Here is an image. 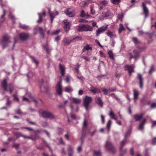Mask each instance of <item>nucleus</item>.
<instances>
[{
  "label": "nucleus",
  "instance_id": "nucleus-1",
  "mask_svg": "<svg viewBox=\"0 0 156 156\" xmlns=\"http://www.w3.org/2000/svg\"><path fill=\"white\" fill-rule=\"evenodd\" d=\"M8 80V78L4 79L2 83V85L4 90L7 91L9 89L10 93H11L13 90L14 87L12 84L7 85Z\"/></svg>",
  "mask_w": 156,
  "mask_h": 156
},
{
  "label": "nucleus",
  "instance_id": "nucleus-2",
  "mask_svg": "<svg viewBox=\"0 0 156 156\" xmlns=\"http://www.w3.org/2000/svg\"><path fill=\"white\" fill-rule=\"evenodd\" d=\"M93 28L92 27L87 24L86 25H80L78 26V28L77 30L79 31H92Z\"/></svg>",
  "mask_w": 156,
  "mask_h": 156
},
{
  "label": "nucleus",
  "instance_id": "nucleus-3",
  "mask_svg": "<svg viewBox=\"0 0 156 156\" xmlns=\"http://www.w3.org/2000/svg\"><path fill=\"white\" fill-rule=\"evenodd\" d=\"M105 147L106 150L110 153H114L116 152V149L113 146L111 142L108 141L106 142Z\"/></svg>",
  "mask_w": 156,
  "mask_h": 156
},
{
  "label": "nucleus",
  "instance_id": "nucleus-4",
  "mask_svg": "<svg viewBox=\"0 0 156 156\" xmlns=\"http://www.w3.org/2000/svg\"><path fill=\"white\" fill-rule=\"evenodd\" d=\"M92 98L90 97L85 96L83 100V106L85 107L86 110H87L90 103L92 101Z\"/></svg>",
  "mask_w": 156,
  "mask_h": 156
},
{
  "label": "nucleus",
  "instance_id": "nucleus-5",
  "mask_svg": "<svg viewBox=\"0 0 156 156\" xmlns=\"http://www.w3.org/2000/svg\"><path fill=\"white\" fill-rule=\"evenodd\" d=\"M59 81L56 87V90L57 94L60 95L62 94V79L61 77H59Z\"/></svg>",
  "mask_w": 156,
  "mask_h": 156
},
{
  "label": "nucleus",
  "instance_id": "nucleus-6",
  "mask_svg": "<svg viewBox=\"0 0 156 156\" xmlns=\"http://www.w3.org/2000/svg\"><path fill=\"white\" fill-rule=\"evenodd\" d=\"M11 42L9 37L6 35L3 37L2 40L1 41V43L3 48L7 47L9 44Z\"/></svg>",
  "mask_w": 156,
  "mask_h": 156
},
{
  "label": "nucleus",
  "instance_id": "nucleus-7",
  "mask_svg": "<svg viewBox=\"0 0 156 156\" xmlns=\"http://www.w3.org/2000/svg\"><path fill=\"white\" fill-rule=\"evenodd\" d=\"M41 114L44 118H49L50 119H53L55 118V116L49 112L43 111L41 112Z\"/></svg>",
  "mask_w": 156,
  "mask_h": 156
},
{
  "label": "nucleus",
  "instance_id": "nucleus-8",
  "mask_svg": "<svg viewBox=\"0 0 156 156\" xmlns=\"http://www.w3.org/2000/svg\"><path fill=\"white\" fill-rule=\"evenodd\" d=\"M64 12L66 16L69 17H73L76 14L75 11L71 8L66 9Z\"/></svg>",
  "mask_w": 156,
  "mask_h": 156
},
{
  "label": "nucleus",
  "instance_id": "nucleus-9",
  "mask_svg": "<svg viewBox=\"0 0 156 156\" xmlns=\"http://www.w3.org/2000/svg\"><path fill=\"white\" fill-rule=\"evenodd\" d=\"M134 67L133 65H126L125 66V70L128 71L129 74L130 76L131 75V73L134 72Z\"/></svg>",
  "mask_w": 156,
  "mask_h": 156
},
{
  "label": "nucleus",
  "instance_id": "nucleus-10",
  "mask_svg": "<svg viewBox=\"0 0 156 156\" xmlns=\"http://www.w3.org/2000/svg\"><path fill=\"white\" fill-rule=\"evenodd\" d=\"M133 53L134 54V55H133L131 53L129 54L130 60L132 58H134L135 60H136L139 57L138 49L134 50Z\"/></svg>",
  "mask_w": 156,
  "mask_h": 156
},
{
  "label": "nucleus",
  "instance_id": "nucleus-11",
  "mask_svg": "<svg viewBox=\"0 0 156 156\" xmlns=\"http://www.w3.org/2000/svg\"><path fill=\"white\" fill-rule=\"evenodd\" d=\"M112 14L110 11H108L106 12L102 13L101 16L98 17V18L100 20H103L104 18L112 16Z\"/></svg>",
  "mask_w": 156,
  "mask_h": 156
},
{
  "label": "nucleus",
  "instance_id": "nucleus-12",
  "mask_svg": "<svg viewBox=\"0 0 156 156\" xmlns=\"http://www.w3.org/2000/svg\"><path fill=\"white\" fill-rule=\"evenodd\" d=\"M63 23L64 27L65 30L66 31H68L70 28L71 23L66 20H64L63 21Z\"/></svg>",
  "mask_w": 156,
  "mask_h": 156
},
{
  "label": "nucleus",
  "instance_id": "nucleus-13",
  "mask_svg": "<svg viewBox=\"0 0 156 156\" xmlns=\"http://www.w3.org/2000/svg\"><path fill=\"white\" fill-rule=\"evenodd\" d=\"M142 5L143 7V12L145 14L144 18H146L149 14V10L147 7H146L144 2L142 3Z\"/></svg>",
  "mask_w": 156,
  "mask_h": 156
},
{
  "label": "nucleus",
  "instance_id": "nucleus-14",
  "mask_svg": "<svg viewBox=\"0 0 156 156\" xmlns=\"http://www.w3.org/2000/svg\"><path fill=\"white\" fill-rule=\"evenodd\" d=\"M107 27L103 26L99 28L96 31L97 36L98 35L102 33L107 29Z\"/></svg>",
  "mask_w": 156,
  "mask_h": 156
},
{
  "label": "nucleus",
  "instance_id": "nucleus-15",
  "mask_svg": "<svg viewBox=\"0 0 156 156\" xmlns=\"http://www.w3.org/2000/svg\"><path fill=\"white\" fill-rule=\"evenodd\" d=\"M49 14L50 17L51 22L52 23L53 20L55 16L57 15L58 14V12L57 11H56L55 12H51L50 9H49Z\"/></svg>",
  "mask_w": 156,
  "mask_h": 156
},
{
  "label": "nucleus",
  "instance_id": "nucleus-16",
  "mask_svg": "<svg viewBox=\"0 0 156 156\" xmlns=\"http://www.w3.org/2000/svg\"><path fill=\"white\" fill-rule=\"evenodd\" d=\"M29 37V35L28 34L22 33L19 35V37L20 39L22 40H25L27 39Z\"/></svg>",
  "mask_w": 156,
  "mask_h": 156
},
{
  "label": "nucleus",
  "instance_id": "nucleus-17",
  "mask_svg": "<svg viewBox=\"0 0 156 156\" xmlns=\"http://www.w3.org/2000/svg\"><path fill=\"white\" fill-rule=\"evenodd\" d=\"M88 122L85 119H84L83 121L82 128L83 131L84 133H86L88 129Z\"/></svg>",
  "mask_w": 156,
  "mask_h": 156
},
{
  "label": "nucleus",
  "instance_id": "nucleus-18",
  "mask_svg": "<svg viewBox=\"0 0 156 156\" xmlns=\"http://www.w3.org/2000/svg\"><path fill=\"white\" fill-rule=\"evenodd\" d=\"M138 79L139 80L140 86V88H142L143 85V78L142 75L140 73H138Z\"/></svg>",
  "mask_w": 156,
  "mask_h": 156
},
{
  "label": "nucleus",
  "instance_id": "nucleus-19",
  "mask_svg": "<svg viewBox=\"0 0 156 156\" xmlns=\"http://www.w3.org/2000/svg\"><path fill=\"white\" fill-rule=\"evenodd\" d=\"M96 102L101 107H102L103 102L101 98L99 97H96L95 98Z\"/></svg>",
  "mask_w": 156,
  "mask_h": 156
},
{
  "label": "nucleus",
  "instance_id": "nucleus-20",
  "mask_svg": "<svg viewBox=\"0 0 156 156\" xmlns=\"http://www.w3.org/2000/svg\"><path fill=\"white\" fill-rule=\"evenodd\" d=\"M107 35L109 37L111 38H115L116 36L114 32H112L108 30L107 33Z\"/></svg>",
  "mask_w": 156,
  "mask_h": 156
},
{
  "label": "nucleus",
  "instance_id": "nucleus-21",
  "mask_svg": "<svg viewBox=\"0 0 156 156\" xmlns=\"http://www.w3.org/2000/svg\"><path fill=\"white\" fill-rule=\"evenodd\" d=\"M144 115L143 113H141L140 115L136 114L134 115V118L136 121H139L142 118Z\"/></svg>",
  "mask_w": 156,
  "mask_h": 156
},
{
  "label": "nucleus",
  "instance_id": "nucleus-22",
  "mask_svg": "<svg viewBox=\"0 0 156 156\" xmlns=\"http://www.w3.org/2000/svg\"><path fill=\"white\" fill-rule=\"evenodd\" d=\"M69 156H72L74 153L73 149L71 146L69 145L67 150Z\"/></svg>",
  "mask_w": 156,
  "mask_h": 156
},
{
  "label": "nucleus",
  "instance_id": "nucleus-23",
  "mask_svg": "<svg viewBox=\"0 0 156 156\" xmlns=\"http://www.w3.org/2000/svg\"><path fill=\"white\" fill-rule=\"evenodd\" d=\"M59 69L60 71V72L62 76H63L65 74V69L63 65L61 64H59Z\"/></svg>",
  "mask_w": 156,
  "mask_h": 156
},
{
  "label": "nucleus",
  "instance_id": "nucleus-24",
  "mask_svg": "<svg viewBox=\"0 0 156 156\" xmlns=\"http://www.w3.org/2000/svg\"><path fill=\"white\" fill-rule=\"evenodd\" d=\"M133 91L134 95L133 98L135 100H136L138 98L139 92L138 90L135 89H134Z\"/></svg>",
  "mask_w": 156,
  "mask_h": 156
},
{
  "label": "nucleus",
  "instance_id": "nucleus-25",
  "mask_svg": "<svg viewBox=\"0 0 156 156\" xmlns=\"http://www.w3.org/2000/svg\"><path fill=\"white\" fill-rule=\"evenodd\" d=\"M147 119H144L142 122L140 124L139 126V129H143L144 128V126L146 122Z\"/></svg>",
  "mask_w": 156,
  "mask_h": 156
},
{
  "label": "nucleus",
  "instance_id": "nucleus-26",
  "mask_svg": "<svg viewBox=\"0 0 156 156\" xmlns=\"http://www.w3.org/2000/svg\"><path fill=\"white\" fill-rule=\"evenodd\" d=\"M109 115L111 119H114L115 121L117 120V118L115 117L116 115L115 114L112 110H110Z\"/></svg>",
  "mask_w": 156,
  "mask_h": 156
},
{
  "label": "nucleus",
  "instance_id": "nucleus-27",
  "mask_svg": "<svg viewBox=\"0 0 156 156\" xmlns=\"http://www.w3.org/2000/svg\"><path fill=\"white\" fill-rule=\"evenodd\" d=\"M34 29L35 30H37L40 31L41 34L42 36V37L43 38H44V34L43 33V30L41 27H36Z\"/></svg>",
  "mask_w": 156,
  "mask_h": 156
},
{
  "label": "nucleus",
  "instance_id": "nucleus-28",
  "mask_svg": "<svg viewBox=\"0 0 156 156\" xmlns=\"http://www.w3.org/2000/svg\"><path fill=\"white\" fill-rule=\"evenodd\" d=\"M40 89L42 92H46L48 91L49 87L47 86H44L42 85L40 86Z\"/></svg>",
  "mask_w": 156,
  "mask_h": 156
},
{
  "label": "nucleus",
  "instance_id": "nucleus-29",
  "mask_svg": "<svg viewBox=\"0 0 156 156\" xmlns=\"http://www.w3.org/2000/svg\"><path fill=\"white\" fill-rule=\"evenodd\" d=\"M38 14L39 16V19L38 20H37V23H40L42 21V16H45V13L44 12H43L42 13H38Z\"/></svg>",
  "mask_w": 156,
  "mask_h": 156
},
{
  "label": "nucleus",
  "instance_id": "nucleus-30",
  "mask_svg": "<svg viewBox=\"0 0 156 156\" xmlns=\"http://www.w3.org/2000/svg\"><path fill=\"white\" fill-rule=\"evenodd\" d=\"M90 91H91V92L94 94L97 92L100 93V92L99 89L95 87L91 88L90 89Z\"/></svg>",
  "mask_w": 156,
  "mask_h": 156
},
{
  "label": "nucleus",
  "instance_id": "nucleus-31",
  "mask_svg": "<svg viewBox=\"0 0 156 156\" xmlns=\"http://www.w3.org/2000/svg\"><path fill=\"white\" fill-rule=\"evenodd\" d=\"M72 101L75 104H79L81 102L80 99L76 98H73L72 99Z\"/></svg>",
  "mask_w": 156,
  "mask_h": 156
},
{
  "label": "nucleus",
  "instance_id": "nucleus-32",
  "mask_svg": "<svg viewBox=\"0 0 156 156\" xmlns=\"http://www.w3.org/2000/svg\"><path fill=\"white\" fill-rule=\"evenodd\" d=\"M3 14L1 16V20H0V22H3L5 20L4 16L5 14V9H3Z\"/></svg>",
  "mask_w": 156,
  "mask_h": 156
},
{
  "label": "nucleus",
  "instance_id": "nucleus-33",
  "mask_svg": "<svg viewBox=\"0 0 156 156\" xmlns=\"http://www.w3.org/2000/svg\"><path fill=\"white\" fill-rule=\"evenodd\" d=\"M126 142V138H125L124 140H123L121 143L120 144V151H121L122 152L123 151L122 147L125 144Z\"/></svg>",
  "mask_w": 156,
  "mask_h": 156
},
{
  "label": "nucleus",
  "instance_id": "nucleus-34",
  "mask_svg": "<svg viewBox=\"0 0 156 156\" xmlns=\"http://www.w3.org/2000/svg\"><path fill=\"white\" fill-rule=\"evenodd\" d=\"M82 40V37L81 36H77L73 38V39L72 40V42H75L76 41H80Z\"/></svg>",
  "mask_w": 156,
  "mask_h": 156
},
{
  "label": "nucleus",
  "instance_id": "nucleus-35",
  "mask_svg": "<svg viewBox=\"0 0 156 156\" xmlns=\"http://www.w3.org/2000/svg\"><path fill=\"white\" fill-rule=\"evenodd\" d=\"M19 25L20 27L23 29L28 30L29 28V27L28 26H27L25 24H22L20 23Z\"/></svg>",
  "mask_w": 156,
  "mask_h": 156
},
{
  "label": "nucleus",
  "instance_id": "nucleus-36",
  "mask_svg": "<svg viewBox=\"0 0 156 156\" xmlns=\"http://www.w3.org/2000/svg\"><path fill=\"white\" fill-rule=\"evenodd\" d=\"M63 41L66 45H69L70 43L72 42V40L69 41L66 38H65Z\"/></svg>",
  "mask_w": 156,
  "mask_h": 156
},
{
  "label": "nucleus",
  "instance_id": "nucleus-37",
  "mask_svg": "<svg viewBox=\"0 0 156 156\" xmlns=\"http://www.w3.org/2000/svg\"><path fill=\"white\" fill-rule=\"evenodd\" d=\"M124 30L125 28L123 27V25L121 23L120 24L118 31L119 34L121 33L122 30Z\"/></svg>",
  "mask_w": 156,
  "mask_h": 156
},
{
  "label": "nucleus",
  "instance_id": "nucleus-38",
  "mask_svg": "<svg viewBox=\"0 0 156 156\" xmlns=\"http://www.w3.org/2000/svg\"><path fill=\"white\" fill-rule=\"evenodd\" d=\"M108 55L109 57L112 60L114 59V58L113 56V54L112 51L111 50L109 51L108 52Z\"/></svg>",
  "mask_w": 156,
  "mask_h": 156
},
{
  "label": "nucleus",
  "instance_id": "nucleus-39",
  "mask_svg": "<svg viewBox=\"0 0 156 156\" xmlns=\"http://www.w3.org/2000/svg\"><path fill=\"white\" fill-rule=\"evenodd\" d=\"M90 13L91 15H94L95 14V11L94 9V8L93 6H90Z\"/></svg>",
  "mask_w": 156,
  "mask_h": 156
},
{
  "label": "nucleus",
  "instance_id": "nucleus-40",
  "mask_svg": "<svg viewBox=\"0 0 156 156\" xmlns=\"http://www.w3.org/2000/svg\"><path fill=\"white\" fill-rule=\"evenodd\" d=\"M131 129H128V131L126 132L124 135V138H126L130 134L131 132Z\"/></svg>",
  "mask_w": 156,
  "mask_h": 156
},
{
  "label": "nucleus",
  "instance_id": "nucleus-41",
  "mask_svg": "<svg viewBox=\"0 0 156 156\" xmlns=\"http://www.w3.org/2000/svg\"><path fill=\"white\" fill-rule=\"evenodd\" d=\"M110 95L112 96H113L115 98L117 101H119V102L121 103V102L120 99L118 98L114 93H112L110 94Z\"/></svg>",
  "mask_w": 156,
  "mask_h": 156
},
{
  "label": "nucleus",
  "instance_id": "nucleus-42",
  "mask_svg": "<svg viewBox=\"0 0 156 156\" xmlns=\"http://www.w3.org/2000/svg\"><path fill=\"white\" fill-rule=\"evenodd\" d=\"M101 154V153L100 151H94V156H100Z\"/></svg>",
  "mask_w": 156,
  "mask_h": 156
},
{
  "label": "nucleus",
  "instance_id": "nucleus-43",
  "mask_svg": "<svg viewBox=\"0 0 156 156\" xmlns=\"http://www.w3.org/2000/svg\"><path fill=\"white\" fill-rule=\"evenodd\" d=\"M12 103V101H10L9 97H8L6 103V105L7 106H10Z\"/></svg>",
  "mask_w": 156,
  "mask_h": 156
},
{
  "label": "nucleus",
  "instance_id": "nucleus-44",
  "mask_svg": "<svg viewBox=\"0 0 156 156\" xmlns=\"http://www.w3.org/2000/svg\"><path fill=\"white\" fill-rule=\"evenodd\" d=\"M30 58L32 60L33 62L36 65H37L38 64V62L32 56H30Z\"/></svg>",
  "mask_w": 156,
  "mask_h": 156
},
{
  "label": "nucleus",
  "instance_id": "nucleus-45",
  "mask_svg": "<svg viewBox=\"0 0 156 156\" xmlns=\"http://www.w3.org/2000/svg\"><path fill=\"white\" fill-rule=\"evenodd\" d=\"M132 40L135 44H137L140 43V41L136 37L132 38Z\"/></svg>",
  "mask_w": 156,
  "mask_h": 156
},
{
  "label": "nucleus",
  "instance_id": "nucleus-46",
  "mask_svg": "<svg viewBox=\"0 0 156 156\" xmlns=\"http://www.w3.org/2000/svg\"><path fill=\"white\" fill-rule=\"evenodd\" d=\"M111 121L110 120H109L107 124V128L108 129V131H109L111 124Z\"/></svg>",
  "mask_w": 156,
  "mask_h": 156
},
{
  "label": "nucleus",
  "instance_id": "nucleus-47",
  "mask_svg": "<svg viewBox=\"0 0 156 156\" xmlns=\"http://www.w3.org/2000/svg\"><path fill=\"white\" fill-rule=\"evenodd\" d=\"M120 2V0H111V2L114 4H118Z\"/></svg>",
  "mask_w": 156,
  "mask_h": 156
},
{
  "label": "nucleus",
  "instance_id": "nucleus-48",
  "mask_svg": "<svg viewBox=\"0 0 156 156\" xmlns=\"http://www.w3.org/2000/svg\"><path fill=\"white\" fill-rule=\"evenodd\" d=\"M65 92H70L73 91V89L70 87H66L65 89Z\"/></svg>",
  "mask_w": 156,
  "mask_h": 156
},
{
  "label": "nucleus",
  "instance_id": "nucleus-49",
  "mask_svg": "<svg viewBox=\"0 0 156 156\" xmlns=\"http://www.w3.org/2000/svg\"><path fill=\"white\" fill-rule=\"evenodd\" d=\"M14 97L13 100L17 102H18L19 101V99L16 94H14L13 95Z\"/></svg>",
  "mask_w": 156,
  "mask_h": 156
},
{
  "label": "nucleus",
  "instance_id": "nucleus-50",
  "mask_svg": "<svg viewBox=\"0 0 156 156\" xmlns=\"http://www.w3.org/2000/svg\"><path fill=\"white\" fill-rule=\"evenodd\" d=\"M84 49L87 50H92V48L90 47L88 44H87L86 46L84 47Z\"/></svg>",
  "mask_w": 156,
  "mask_h": 156
},
{
  "label": "nucleus",
  "instance_id": "nucleus-51",
  "mask_svg": "<svg viewBox=\"0 0 156 156\" xmlns=\"http://www.w3.org/2000/svg\"><path fill=\"white\" fill-rule=\"evenodd\" d=\"M9 17L12 20L13 23H15V19L14 17L12 15L11 13H10L9 15Z\"/></svg>",
  "mask_w": 156,
  "mask_h": 156
},
{
  "label": "nucleus",
  "instance_id": "nucleus-52",
  "mask_svg": "<svg viewBox=\"0 0 156 156\" xmlns=\"http://www.w3.org/2000/svg\"><path fill=\"white\" fill-rule=\"evenodd\" d=\"M80 16L81 17H83L86 16V14L85 13V11L82 10L80 12Z\"/></svg>",
  "mask_w": 156,
  "mask_h": 156
},
{
  "label": "nucleus",
  "instance_id": "nucleus-53",
  "mask_svg": "<svg viewBox=\"0 0 156 156\" xmlns=\"http://www.w3.org/2000/svg\"><path fill=\"white\" fill-rule=\"evenodd\" d=\"M80 66V65L79 64H77L76 65V67L75 68V69L76 71V72L79 74V71L78 70V68Z\"/></svg>",
  "mask_w": 156,
  "mask_h": 156
},
{
  "label": "nucleus",
  "instance_id": "nucleus-54",
  "mask_svg": "<svg viewBox=\"0 0 156 156\" xmlns=\"http://www.w3.org/2000/svg\"><path fill=\"white\" fill-rule=\"evenodd\" d=\"M44 48H45L47 53H48L49 51V48L47 44H46L45 45L43 46Z\"/></svg>",
  "mask_w": 156,
  "mask_h": 156
},
{
  "label": "nucleus",
  "instance_id": "nucleus-55",
  "mask_svg": "<svg viewBox=\"0 0 156 156\" xmlns=\"http://www.w3.org/2000/svg\"><path fill=\"white\" fill-rule=\"evenodd\" d=\"M154 71V68L153 66H152L149 71V73L151 74Z\"/></svg>",
  "mask_w": 156,
  "mask_h": 156
},
{
  "label": "nucleus",
  "instance_id": "nucleus-56",
  "mask_svg": "<svg viewBox=\"0 0 156 156\" xmlns=\"http://www.w3.org/2000/svg\"><path fill=\"white\" fill-rule=\"evenodd\" d=\"M14 135L17 137H19L22 136V134L20 132H15L14 133Z\"/></svg>",
  "mask_w": 156,
  "mask_h": 156
},
{
  "label": "nucleus",
  "instance_id": "nucleus-57",
  "mask_svg": "<svg viewBox=\"0 0 156 156\" xmlns=\"http://www.w3.org/2000/svg\"><path fill=\"white\" fill-rule=\"evenodd\" d=\"M108 3V1L106 0H104L103 1L100 2L101 4L104 5H107Z\"/></svg>",
  "mask_w": 156,
  "mask_h": 156
},
{
  "label": "nucleus",
  "instance_id": "nucleus-58",
  "mask_svg": "<svg viewBox=\"0 0 156 156\" xmlns=\"http://www.w3.org/2000/svg\"><path fill=\"white\" fill-rule=\"evenodd\" d=\"M101 122L102 124H104L105 122V117L103 115H101Z\"/></svg>",
  "mask_w": 156,
  "mask_h": 156
},
{
  "label": "nucleus",
  "instance_id": "nucleus-59",
  "mask_svg": "<svg viewBox=\"0 0 156 156\" xmlns=\"http://www.w3.org/2000/svg\"><path fill=\"white\" fill-rule=\"evenodd\" d=\"M123 17V15L122 13L119 14L118 15V18L119 19L122 20Z\"/></svg>",
  "mask_w": 156,
  "mask_h": 156
},
{
  "label": "nucleus",
  "instance_id": "nucleus-60",
  "mask_svg": "<svg viewBox=\"0 0 156 156\" xmlns=\"http://www.w3.org/2000/svg\"><path fill=\"white\" fill-rule=\"evenodd\" d=\"M88 132L91 136L94 135L96 132V130H94L93 132H90V129L88 130Z\"/></svg>",
  "mask_w": 156,
  "mask_h": 156
},
{
  "label": "nucleus",
  "instance_id": "nucleus-61",
  "mask_svg": "<svg viewBox=\"0 0 156 156\" xmlns=\"http://www.w3.org/2000/svg\"><path fill=\"white\" fill-rule=\"evenodd\" d=\"M152 144L154 145L156 144V137L152 139Z\"/></svg>",
  "mask_w": 156,
  "mask_h": 156
},
{
  "label": "nucleus",
  "instance_id": "nucleus-62",
  "mask_svg": "<svg viewBox=\"0 0 156 156\" xmlns=\"http://www.w3.org/2000/svg\"><path fill=\"white\" fill-rule=\"evenodd\" d=\"M77 77L78 79L80 80L81 81H83L84 80V77L82 76H77Z\"/></svg>",
  "mask_w": 156,
  "mask_h": 156
},
{
  "label": "nucleus",
  "instance_id": "nucleus-63",
  "mask_svg": "<svg viewBox=\"0 0 156 156\" xmlns=\"http://www.w3.org/2000/svg\"><path fill=\"white\" fill-rule=\"evenodd\" d=\"M71 116L72 119H76V115H75L73 114L72 113H71Z\"/></svg>",
  "mask_w": 156,
  "mask_h": 156
},
{
  "label": "nucleus",
  "instance_id": "nucleus-64",
  "mask_svg": "<svg viewBox=\"0 0 156 156\" xmlns=\"http://www.w3.org/2000/svg\"><path fill=\"white\" fill-rule=\"evenodd\" d=\"M102 91L103 92L104 94L105 95H107L108 93V90H106L105 89H104L102 90Z\"/></svg>",
  "mask_w": 156,
  "mask_h": 156
}]
</instances>
